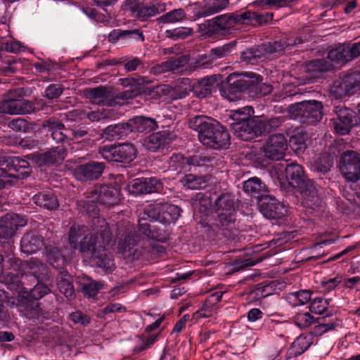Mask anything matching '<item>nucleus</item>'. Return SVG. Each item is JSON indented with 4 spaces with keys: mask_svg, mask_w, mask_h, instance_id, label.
I'll use <instances>...</instances> for the list:
<instances>
[{
    "mask_svg": "<svg viewBox=\"0 0 360 360\" xmlns=\"http://www.w3.org/2000/svg\"><path fill=\"white\" fill-rule=\"evenodd\" d=\"M33 200L37 205L50 210H56L59 206L56 197L50 191L36 194Z\"/></svg>",
    "mask_w": 360,
    "mask_h": 360,
    "instance_id": "c03bdc74",
    "label": "nucleus"
},
{
    "mask_svg": "<svg viewBox=\"0 0 360 360\" xmlns=\"http://www.w3.org/2000/svg\"><path fill=\"white\" fill-rule=\"evenodd\" d=\"M42 127L47 129L48 131L51 133V136L56 143L70 144L68 131H66L68 129L56 118L50 117L44 120Z\"/></svg>",
    "mask_w": 360,
    "mask_h": 360,
    "instance_id": "bb28decb",
    "label": "nucleus"
},
{
    "mask_svg": "<svg viewBox=\"0 0 360 360\" xmlns=\"http://www.w3.org/2000/svg\"><path fill=\"white\" fill-rule=\"evenodd\" d=\"M349 96L360 90V72H353L343 76Z\"/></svg>",
    "mask_w": 360,
    "mask_h": 360,
    "instance_id": "864d4df0",
    "label": "nucleus"
},
{
    "mask_svg": "<svg viewBox=\"0 0 360 360\" xmlns=\"http://www.w3.org/2000/svg\"><path fill=\"white\" fill-rule=\"evenodd\" d=\"M250 86L248 87L249 93H255L257 96L262 97L272 91V86L269 84L262 83L257 81L250 79Z\"/></svg>",
    "mask_w": 360,
    "mask_h": 360,
    "instance_id": "4d7b16f0",
    "label": "nucleus"
},
{
    "mask_svg": "<svg viewBox=\"0 0 360 360\" xmlns=\"http://www.w3.org/2000/svg\"><path fill=\"white\" fill-rule=\"evenodd\" d=\"M243 18L238 13L220 15L199 24L198 32L207 37L221 34L237 24H243Z\"/></svg>",
    "mask_w": 360,
    "mask_h": 360,
    "instance_id": "423d86ee",
    "label": "nucleus"
},
{
    "mask_svg": "<svg viewBox=\"0 0 360 360\" xmlns=\"http://www.w3.org/2000/svg\"><path fill=\"white\" fill-rule=\"evenodd\" d=\"M304 40L301 37L295 39H281L274 43L267 42L261 44L264 57L266 55L281 53L285 49L302 44Z\"/></svg>",
    "mask_w": 360,
    "mask_h": 360,
    "instance_id": "c756f323",
    "label": "nucleus"
},
{
    "mask_svg": "<svg viewBox=\"0 0 360 360\" xmlns=\"http://www.w3.org/2000/svg\"><path fill=\"white\" fill-rule=\"evenodd\" d=\"M60 274V279L57 282L58 290L67 298L71 300L75 296V289L70 276L67 271H61Z\"/></svg>",
    "mask_w": 360,
    "mask_h": 360,
    "instance_id": "a18cd8bd",
    "label": "nucleus"
},
{
    "mask_svg": "<svg viewBox=\"0 0 360 360\" xmlns=\"http://www.w3.org/2000/svg\"><path fill=\"white\" fill-rule=\"evenodd\" d=\"M120 39H132L136 41H143L145 37L143 32L139 29L114 30L109 34L108 39L112 43H115Z\"/></svg>",
    "mask_w": 360,
    "mask_h": 360,
    "instance_id": "79ce46f5",
    "label": "nucleus"
},
{
    "mask_svg": "<svg viewBox=\"0 0 360 360\" xmlns=\"http://www.w3.org/2000/svg\"><path fill=\"white\" fill-rule=\"evenodd\" d=\"M40 103H33L20 96L13 98L8 96L0 103V112L9 115L30 114L39 110Z\"/></svg>",
    "mask_w": 360,
    "mask_h": 360,
    "instance_id": "f8f14e48",
    "label": "nucleus"
},
{
    "mask_svg": "<svg viewBox=\"0 0 360 360\" xmlns=\"http://www.w3.org/2000/svg\"><path fill=\"white\" fill-rule=\"evenodd\" d=\"M284 122L283 117H271L267 120L259 119V124L263 125L262 134L278 128Z\"/></svg>",
    "mask_w": 360,
    "mask_h": 360,
    "instance_id": "0e129e2a",
    "label": "nucleus"
},
{
    "mask_svg": "<svg viewBox=\"0 0 360 360\" xmlns=\"http://www.w3.org/2000/svg\"><path fill=\"white\" fill-rule=\"evenodd\" d=\"M86 95L94 104L112 106L115 103L110 91L105 86L89 89Z\"/></svg>",
    "mask_w": 360,
    "mask_h": 360,
    "instance_id": "473e14b6",
    "label": "nucleus"
},
{
    "mask_svg": "<svg viewBox=\"0 0 360 360\" xmlns=\"http://www.w3.org/2000/svg\"><path fill=\"white\" fill-rule=\"evenodd\" d=\"M336 324L333 321H327L326 317L321 318L318 320V325L315 326L312 329L311 334L314 336H321L323 333L333 330Z\"/></svg>",
    "mask_w": 360,
    "mask_h": 360,
    "instance_id": "13d9d810",
    "label": "nucleus"
},
{
    "mask_svg": "<svg viewBox=\"0 0 360 360\" xmlns=\"http://www.w3.org/2000/svg\"><path fill=\"white\" fill-rule=\"evenodd\" d=\"M189 60L190 56L188 55L169 58L167 60L169 64L170 72H179L189 62Z\"/></svg>",
    "mask_w": 360,
    "mask_h": 360,
    "instance_id": "680f3d73",
    "label": "nucleus"
},
{
    "mask_svg": "<svg viewBox=\"0 0 360 360\" xmlns=\"http://www.w3.org/2000/svg\"><path fill=\"white\" fill-rule=\"evenodd\" d=\"M189 127L198 134L199 141L213 149H222L230 144L228 131L217 120L211 117L198 115L191 118Z\"/></svg>",
    "mask_w": 360,
    "mask_h": 360,
    "instance_id": "7ed1b4c3",
    "label": "nucleus"
},
{
    "mask_svg": "<svg viewBox=\"0 0 360 360\" xmlns=\"http://www.w3.org/2000/svg\"><path fill=\"white\" fill-rule=\"evenodd\" d=\"M117 236L118 237L117 251L127 262H133L143 257L149 259L160 256L165 252L162 245H152L143 248L138 245L140 236L136 233L133 224L129 221H120L117 225Z\"/></svg>",
    "mask_w": 360,
    "mask_h": 360,
    "instance_id": "f03ea898",
    "label": "nucleus"
},
{
    "mask_svg": "<svg viewBox=\"0 0 360 360\" xmlns=\"http://www.w3.org/2000/svg\"><path fill=\"white\" fill-rule=\"evenodd\" d=\"M66 154V148L63 146H58L45 153L34 155V159L39 167L50 166L61 163Z\"/></svg>",
    "mask_w": 360,
    "mask_h": 360,
    "instance_id": "393cba45",
    "label": "nucleus"
},
{
    "mask_svg": "<svg viewBox=\"0 0 360 360\" xmlns=\"http://www.w3.org/2000/svg\"><path fill=\"white\" fill-rule=\"evenodd\" d=\"M44 249L47 262L55 269H63L65 259L60 250L52 245H45Z\"/></svg>",
    "mask_w": 360,
    "mask_h": 360,
    "instance_id": "37998d69",
    "label": "nucleus"
},
{
    "mask_svg": "<svg viewBox=\"0 0 360 360\" xmlns=\"http://www.w3.org/2000/svg\"><path fill=\"white\" fill-rule=\"evenodd\" d=\"M254 110L252 107L246 106L240 109H238L233 112L231 115L233 122H242L248 120L252 119L251 117Z\"/></svg>",
    "mask_w": 360,
    "mask_h": 360,
    "instance_id": "052dcab7",
    "label": "nucleus"
},
{
    "mask_svg": "<svg viewBox=\"0 0 360 360\" xmlns=\"http://www.w3.org/2000/svg\"><path fill=\"white\" fill-rule=\"evenodd\" d=\"M0 170L15 179H25L32 172L30 163L26 160L10 155L0 156Z\"/></svg>",
    "mask_w": 360,
    "mask_h": 360,
    "instance_id": "9b49d317",
    "label": "nucleus"
},
{
    "mask_svg": "<svg viewBox=\"0 0 360 360\" xmlns=\"http://www.w3.org/2000/svg\"><path fill=\"white\" fill-rule=\"evenodd\" d=\"M243 23H248L249 21L255 20L259 25L266 23L273 19V13L266 12L265 13H258L250 11L242 13Z\"/></svg>",
    "mask_w": 360,
    "mask_h": 360,
    "instance_id": "603ef678",
    "label": "nucleus"
},
{
    "mask_svg": "<svg viewBox=\"0 0 360 360\" xmlns=\"http://www.w3.org/2000/svg\"><path fill=\"white\" fill-rule=\"evenodd\" d=\"M295 323L300 328H306L314 322V318L309 313H298L294 317Z\"/></svg>",
    "mask_w": 360,
    "mask_h": 360,
    "instance_id": "69168bd1",
    "label": "nucleus"
},
{
    "mask_svg": "<svg viewBox=\"0 0 360 360\" xmlns=\"http://www.w3.org/2000/svg\"><path fill=\"white\" fill-rule=\"evenodd\" d=\"M173 133L162 131L148 136L144 140V146L150 151L155 152L169 144L174 139Z\"/></svg>",
    "mask_w": 360,
    "mask_h": 360,
    "instance_id": "c85d7f7f",
    "label": "nucleus"
},
{
    "mask_svg": "<svg viewBox=\"0 0 360 360\" xmlns=\"http://www.w3.org/2000/svg\"><path fill=\"white\" fill-rule=\"evenodd\" d=\"M181 210L177 205L167 202L150 204L143 210V216L150 217L151 220L162 224L174 223L180 217Z\"/></svg>",
    "mask_w": 360,
    "mask_h": 360,
    "instance_id": "1a4fd4ad",
    "label": "nucleus"
},
{
    "mask_svg": "<svg viewBox=\"0 0 360 360\" xmlns=\"http://www.w3.org/2000/svg\"><path fill=\"white\" fill-rule=\"evenodd\" d=\"M167 11V5L164 2H157L155 4L143 5L139 8L134 17L141 21H146L148 18L154 17L158 14Z\"/></svg>",
    "mask_w": 360,
    "mask_h": 360,
    "instance_id": "f704fd0d",
    "label": "nucleus"
},
{
    "mask_svg": "<svg viewBox=\"0 0 360 360\" xmlns=\"http://www.w3.org/2000/svg\"><path fill=\"white\" fill-rule=\"evenodd\" d=\"M96 221L98 226L94 231L99 233V238L98 236L89 238L85 236L81 242L79 251L84 256L89 257L98 267L106 271H112L115 269V264L112 256L107 252L105 245L110 243L112 234L104 219H98Z\"/></svg>",
    "mask_w": 360,
    "mask_h": 360,
    "instance_id": "f257e3e1",
    "label": "nucleus"
},
{
    "mask_svg": "<svg viewBox=\"0 0 360 360\" xmlns=\"http://www.w3.org/2000/svg\"><path fill=\"white\" fill-rule=\"evenodd\" d=\"M9 128L18 132H27L30 129L29 122L24 118L13 119L8 124Z\"/></svg>",
    "mask_w": 360,
    "mask_h": 360,
    "instance_id": "774afa93",
    "label": "nucleus"
},
{
    "mask_svg": "<svg viewBox=\"0 0 360 360\" xmlns=\"http://www.w3.org/2000/svg\"><path fill=\"white\" fill-rule=\"evenodd\" d=\"M285 172L290 184L295 188L309 179L306 177L302 167L295 162L288 164Z\"/></svg>",
    "mask_w": 360,
    "mask_h": 360,
    "instance_id": "72a5a7b5",
    "label": "nucleus"
},
{
    "mask_svg": "<svg viewBox=\"0 0 360 360\" xmlns=\"http://www.w3.org/2000/svg\"><path fill=\"white\" fill-rule=\"evenodd\" d=\"M27 220L20 214L8 213L0 217V242L11 240L18 227L24 226Z\"/></svg>",
    "mask_w": 360,
    "mask_h": 360,
    "instance_id": "6ab92c4d",
    "label": "nucleus"
},
{
    "mask_svg": "<svg viewBox=\"0 0 360 360\" xmlns=\"http://www.w3.org/2000/svg\"><path fill=\"white\" fill-rule=\"evenodd\" d=\"M66 131H68L70 142L79 141V140L87 141L88 142L90 141L91 131L86 126L75 125L71 128H68Z\"/></svg>",
    "mask_w": 360,
    "mask_h": 360,
    "instance_id": "49530a36",
    "label": "nucleus"
},
{
    "mask_svg": "<svg viewBox=\"0 0 360 360\" xmlns=\"http://www.w3.org/2000/svg\"><path fill=\"white\" fill-rule=\"evenodd\" d=\"M243 191L259 200L266 191V186L258 177H252L243 183Z\"/></svg>",
    "mask_w": 360,
    "mask_h": 360,
    "instance_id": "a19ab883",
    "label": "nucleus"
},
{
    "mask_svg": "<svg viewBox=\"0 0 360 360\" xmlns=\"http://www.w3.org/2000/svg\"><path fill=\"white\" fill-rule=\"evenodd\" d=\"M323 105L321 102L309 100L292 104L288 111L292 117L298 120L301 123L313 124L322 119Z\"/></svg>",
    "mask_w": 360,
    "mask_h": 360,
    "instance_id": "39448f33",
    "label": "nucleus"
},
{
    "mask_svg": "<svg viewBox=\"0 0 360 360\" xmlns=\"http://www.w3.org/2000/svg\"><path fill=\"white\" fill-rule=\"evenodd\" d=\"M186 13L183 8L170 11L157 18V22L162 24L174 23L185 20Z\"/></svg>",
    "mask_w": 360,
    "mask_h": 360,
    "instance_id": "de8ad7c7",
    "label": "nucleus"
},
{
    "mask_svg": "<svg viewBox=\"0 0 360 360\" xmlns=\"http://www.w3.org/2000/svg\"><path fill=\"white\" fill-rule=\"evenodd\" d=\"M46 245L41 236L34 232L26 233L20 241L21 251L27 255L37 252Z\"/></svg>",
    "mask_w": 360,
    "mask_h": 360,
    "instance_id": "2f4dec72",
    "label": "nucleus"
},
{
    "mask_svg": "<svg viewBox=\"0 0 360 360\" xmlns=\"http://www.w3.org/2000/svg\"><path fill=\"white\" fill-rule=\"evenodd\" d=\"M330 93L335 98H342L345 96H349L343 76L333 82L330 89Z\"/></svg>",
    "mask_w": 360,
    "mask_h": 360,
    "instance_id": "5fc2aeb1",
    "label": "nucleus"
},
{
    "mask_svg": "<svg viewBox=\"0 0 360 360\" xmlns=\"http://www.w3.org/2000/svg\"><path fill=\"white\" fill-rule=\"evenodd\" d=\"M217 216L216 223L208 229L210 237L228 240L233 238L237 231V212H221L217 214Z\"/></svg>",
    "mask_w": 360,
    "mask_h": 360,
    "instance_id": "0eeeda50",
    "label": "nucleus"
},
{
    "mask_svg": "<svg viewBox=\"0 0 360 360\" xmlns=\"http://www.w3.org/2000/svg\"><path fill=\"white\" fill-rule=\"evenodd\" d=\"M264 58L261 45L248 49L242 52L240 60L248 64H255Z\"/></svg>",
    "mask_w": 360,
    "mask_h": 360,
    "instance_id": "8fccbe9b",
    "label": "nucleus"
},
{
    "mask_svg": "<svg viewBox=\"0 0 360 360\" xmlns=\"http://www.w3.org/2000/svg\"><path fill=\"white\" fill-rule=\"evenodd\" d=\"M19 310L29 319H43L49 313L39 307V303L28 297H21L18 304Z\"/></svg>",
    "mask_w": 360,
    "mask_h": 360,
    "instance_id": "cd10ccee",
    "label": "nucleus"
},
{
    "mask_svg": "<svg viewBox=\"0 0 360 360\" xmlns=\"http://www.w3.org/2000/svg\"><path fill=\"white\" fill-rule=\"evenodd\" d=\"M101 284L99 282L94 281H87L86 283H82L81 290L89 297L95 296L101 288Z\"/></svg>",
    "mask_w": 360,
    "mask_h": 360,
    "instance_id": "338daca9",
    "label": "nucleus"
},
{
    "mask_svg": "<svg viewBox=\"0 0 360 360\" xmlns=\"http://www.w3.org/2000/svg\"><path fill=\"white\" fill-rule=\"evenodd\" d=\"M150 219V217L143 216V212L139 215L138 226L140 231L145 236L151 238L155 240L165 242L168 238V233L166 230L165 224H162L160 226L151 225L149 222H155Z\"/></svg>",
    "mask_w": 360,
    "mask_h": 360,
    "instance_id": "aec40b11",
    "label": "nucleus"
},
{
    "mask_svg": "<svg viewBox=\"0 0 360 360\" xmlns=\"http://www.w3.org/2000/svg\"><path fill=\"white\" fill-rule=\"evenodd\" d=\"M236 44V41H231L221 46L213 48L210 51V54L214 62L218 59H221L227 56L231 53Z\"/></svg>",
    "mask_w": 360,
    "mask_h": 360,
    "instance_id": "6e6d98bb",
    "label": "nucleus"
},
{
    "mask_svg": "<svg viewBox=\"0 0 360 360\" xmlns=\"http://www.w3.org/2000/svg\"><path fill=\"white\" fill-rule=\"evenodd\" d=\"M98 153L108 162L129 163L136 156V150L131 143L99 146Z\"/></svg>",
    "mask_w": 360,
    "mask_h": 360,
    "instance_id": "6e6552de",
    "label": "nucleus"
},
{
    "mask_svg": "<svg viewBox=\"0 0 360 360\" xmlns=\"http://www.w3.org/2000/svg\"><path fill=\"white\" fill-rule=\"evenodd\" d=\"M181 184L189 189H200L205 186V179L192 174H186L181 180Z\"/></svg>",
    "mask_w": 360,
    "mask_h": 360,
    "instance_id": "3c124183",
    "label": "nucleus"
},
{
    "mask_svg": "<svg viewBox=\"0 0 360 360\" xmlns=\"http://www.w3.org/2000/svg\"><path fill=\"white\" fill-rule=\"evenodd\" d=\"M129 122L131 131L149 133L158 127V122L155 119L145 116H136L129 120Z\"/></svg>",
    "mask_w": 360,
    "mask_h": 360,
    "instance_id": "c9c22d12",
    "label": "nucleus"
},
{
    "mask_svg": "<svg viewBox=\"0 0 360 360\" xmlns=\"http://www.w3.org/2000/svg\"><path fill=\"white\" fill-rule=\"evenodd\" d=\"M340 169L346 181L355 183L360 179V158L355 151L347 150L340 160Z\"/></svg>",
    "mask_w": 360,
    "mask_h": 360,
    "instance_id": "ddd939ff",
    "label": "nucleus"
},
{
    "mask_svg": "<svg viewBox=\"0 0 360 360\" xmlns=\"http://www.w3.org/2000/svg\"><path fill=\"white\" fill-rule=\"evenodd\" d=\"M302 197L303 206L311 209L319 206L321 200L314 181L311 179L305 180V182L296 188Z\"/></svg>",
    "mask_w": 360,
    "mask_h": 360,
    "instance_id": "5701e85b",
    "label": "nucleus"
},
{
    "mask_svg": "<svg viewBox=\"0 0 360 360\" xmlns=\"http://www.w3.org/2000/svg\"><path fill=\"white\" fill-rule=\"evenodd\" d=\"M333 69V63L328 61L326 58L313 60L306 65V71L308 72L309 76L313 78L319 77L323 72Z\"/></svg>",
    "mask_w": 360,
    "mask_h": 360,
    "instance_id": "58836bf2",
    "label": "nucleus"
},
{
    "mask_svg": "<svg viewBox=\"0 0 360 360\" xmlns=\"http://www.w3.org/2000/svg\"><path fill=\"white\" fill-rule=\"evenodd\" d=\"M213 210L216 214L237 212L234 196L231 193H222L214 200Z\"/></svg>",
    "mask_w": 360,
    "mask_h": 360,
    "instance_id": "4c0bfd02",
    "label": "nucleus"
},
{
    "mask_svg": "<svg viewBox=\"0 0 360 360\" xmlns=\"http://www.w3.org/2000/svg\"><path fill=\"white\" fill-rule=\"evenodd\" d=\"M311 298V292L309 290H300L289 295L290 302H292L294 306L302 305L307 303Z\"/></svg>",
    "mask_w": 360,
    "mask_h": 360,
    "instance_id": "bf43d9fd",
    "label": "nucleus"
},
{
    "mask_svg": "<svg viewBox=\"0 0 360 360\" xmlns=\"http://www.w3.org/2000/svg\"><path fill=\"white\" fill-rule=\"evenodd\" d=\"M264 155L271 160L282 159L288 149V141L283 134H274L269 136L263 147Z\"/></svg>",
    "mask_w": 360,
    "mask_h": 360,
    "instance_id": "2eb2a0df",
    "label": "nucleus"
},
{
    "mask_svg": "<svg viewBox=\"0 0 360 360\" xmlns=\"http://www.w3.org/2000/svg\"><path fill=\"white\" fill-rule=\"evenodd\" d=\"M260 212L267 219L278 220L285 217L286 206L271 195H262L258 201Z\"/></svg>",
    "mask_w": 360,
    "mask_h": 360,
    "instance_id": "dca6fc26",
    "label": "nucleus"
},
{
    "mask_svg": "<svg viewBox=\"0 0 360 360\" xmlns=\"http://www.w3.org/2000/svg\"><path fill=\"white\" fill-rule=\"evenodd\" d=\"M215 85H217V77L211 75L199 80L193 85V91L198 97L204 98L212 93Z\"/></svg>",
    "mask_w": 360,
    "mask_h": 360,
    "instance_id": "ea45409f",
    "label": "nucleus"
},
{
    "mask_svg": "<svg viewBox=\"0 0 360 360\" xmlns=\"http://www.w3.org/2000/svg\"><path fill=\"white\" fill-rule=\"evenodd\" d=\"M162 189L161 181L153 177L134 179L129 186L130 192L136 195L159 192Z\"/></svg>",
    "mask_w": 360,
    "mask_h": 360,
    "instance_id": "b1692460",
    "label": "nucleus"
},
{
    "mask_svg": "<svg viewBox=\"0 0 360 360\" xmlns=\"http://www.w3.org/2000/svg\"><path fill=\"white\" fill-rule=\"evenodd\" d=\"M24 269V274L33 276L38 282L53 281L49 267L37 258L25 261Z\"/></svg>",
    "mask_w": 360,
    "mask_h": 360,
    "instance_id": "4be33fe9",
    "label": "nucleus"
},
{
    "mask_svg": "<svg viewBox=\"0 0 360 360\" xmlns=\"http://www.w3.org/2000/svg\"><path fill=\"white\" fill-rule=\"evenodd\" d=\"M359 56H360V41L339 45L328 51L327 58L330 60V63L342 65Z\"/></svg>",
    "mask_w": 360,
    "mask_h": 360,
    "instance_id": "4468645a",
    "label": "nucleus"
},
{
    "mask_svg": "<svg viewBox=\"0 0 360 360\" xmlns=\"http://www.w3.org/2000/svg\"><path fill=\"white\" fill-rule=\"evenodd\" d=\"M250 79L236 75H229L227 81L220 88V94L227 100L233 101L240 97V94L248 91Z\"/></svg>",
    "mask_w": 360,
    "mask_h": 360,
    "instance_id": "f3484780",
    "label": "nucleus"
},
{
    "mask_svg": "<svg viewBox=\"0 0 360 360\" xmlns=\"http://www.w3.org/2000/svg\"><path fill=\"white\" fill-rule=\"evenodd\" d=\"M50 292L51 290L47 285L42 284L41 282H38L33 288L30 290L27 297H30V299L34 301H37Z\"/></svg>",
    "mask_w": 360,
    "mask_h": 360,
    "instance_id": "e2e57ef3",
    "label": "nucleus"
},
{
    "mask_svg": "<svg viewBox=\"0 0 360 360\" xmlns=\"http://www.w3.org/2000/svg\"><path fill=\"white\" fill-rule=\"evenodd\" d=\"M193 85L189 78H181L176 82L174 88V98L181 99L186 97L193 90Z\"/></svg>",
    "mask_w": 360,
    "mask_h": 360,
    "instance_id": "09e8293b",
    "label": "nucleus"
},
{
    "mask_svg": "<svg viewBox=\"0 0 360 360\" xmlns=\"http://www.w3.org/2000/svg\"><path fill=\"white\" fill-rule=\"evenodd\" d=\"M333 112L336 114L338 120L334 123L335 131L340 134H348L350 128L354 125V112L344 105L335 106Z\"/></svg>",
    "mask_w": 360,
    "mask_h": 360,
    "instance_id": "a878e982",
    "label": "nucleus"
},
{
    "mask_svg": "<svg viewBox=\"0 0 360 360\" xmlns=\"http://www.w3.org/2000/svg\"><path fill=\"white\" fill-rule=\"evenodd\" d=\"M231 127L235 134L243 141H249L262 135L263 125L259 119L252 118L242 122H231Z\"/></svg>",
    "mask_w": 360,
    "mask_h": 360,
    "instance_id": "a211bd4d",
    "label": "nucleus"
},
{
    "mask_svg": "<svg viewBox=\"0 0 360 360\" xmlns=\"http://www.w3.org/2000/svg\"><path fill=\"white\" fill-rule=\"evenodd\" d=\"M99 218H97L98 219ZM96 219L93 218V226H92V231L93 233L90 235H85L86 233V227L80 225H73L70 227L69 231V243L70 246L74 249H79V246L81 244V242L83 240L85 236L87 237H96V236H98V238H99V233H95L94 231V229L97 228L98 224L96 221Z\"/></svg>",
    "mask_w": 360,
    "mask_h": 360,
    "instance_id": "7c9ffc66",
    "label": "nucleus"
},
{
    "mask_svg": "<svg viewBox=\"0 0 360 360\" xmlns=\"http://www.w3.org/2000/svg\"><path fill=\"white\" fill-rule=\"evenodd\" d=\"M130 132L131 127L129 121L127 123H118L105 127L103 136L109 140H116L127 136Z\"/></svg>",
    "mask_w": 360,
    "mask_h": 360,
    "instance_id": "e433bc0d",
    "label": "nucleus"
},
{
    "mask_svg": "<svg viewBox=\"0 0 360 360\" xmlns=\"http://www.w3.org/2000/svg\"><path fill=\"white\" fill-rule=\"evenodd\" d=\"M105 167L103 162L91 161L77 166L75 169V178L82 181L98 179Z\"/></svg>",
    "mask_w": 360,
    "mask_h": 360,
    "instance_id": "412c9836",
    "label": "nucleus"
},
{
    "mask_svg": "<svg viewBox=\"0 0 360 360\" xmlns=\"http://www.w3.org/2000/svg\"><path fill=\"white\" fill-rule=\"evenodd\" d=\"M214 158L203 154H195L192 156L185 157L181 153H173L169 158L167 163L169 167L177 172L189 171L191 167H202L212 165Z\"/></svg>",
    "mask_w": 360,
    "mask_h": 360,
    "instance_id": "9d476101",
    "label": "nucleus"
},
{
    "mask_svg": "<svg viewBox=\"0 0 360 360\" xmlns=\"http://www.w3.org/2000/svg\"><path fill=\"white\" fill-rule=\"evenodd\" d=\"M121 200V190L118 185H101L87 193L83 198L77 200L79 212L97 219L98 209L96 202L106 207H113Z\"/></svg>",
    "mask_w": 360,
    "mask_h": 360,
    "instance_id": "20e7f679",
    "label": "nucleus"
}]
</instances>
